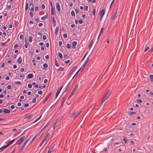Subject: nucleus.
Wrapping results in <instances>:
<instances>
[{"label": "nucleus", "instance_id": "f03ea898", "mask_svg": "<svg viewBox=\"0 0 153 153\" xmlns=\"http://www.w3.org/2000/svg\"><path fill=\"white\" fill-rule=\"evenodd\" d=\"M78 88V85H75V87H74V88L73 90L71 93L70 94L68 97V98L69 99L76 92V91Z\"/></svg>", "mask_w": 153, "mask_h": 153}, {"label": "nucleus", "instance_id": "c9c22d12", "mask_svg": "<svg viewBox=\"0 0 153 153\" xmlns=\"http://www.w3.org/2000/svg\"><path fill=\"white\" fill-rule=\"evenodd\" d=\"M49 97H48L47 96L46 97V98H45V100L43 102V104H44L48 100Z\"/></svg>", "mask_w": 153, "mask_h": 153}, {"label": "nucleus", "instance_id": "a19ab883", "mask_svg": "<svg viewBox=\"0 0 153 153\" xmlns=\"http://www.w3.org/2000/svg\"><path fill=\"white\" fill-rule=\"evenodd\" d=\"M137 101V102L138 103H142V101L141 100H140V99H137L136 100Z\"/></svg>", "mask_w": 153, "mask_h": 153}, {"label": "nucleus", "instance_id": "473e14b6", "mask_svg": "<svg viewBox=\"0 0 153 153\" xmlns=\"http://www.w3.org/2000/svg\"><path fill=\"white\" fill-rule=\"evenodd\" d=\"M81 111H80L79 112H78L77 114H76L75 116H74V119L76 117H77L80 114Z\"/></svg>", "mask_w": 153, "mask_h": 153}, {"label": "nucleus", "instance_id": "6e6d98bb", "mask_svg": "<svg viewBox=\"0 0 153 153\" xmlns=\"http://www.w3.org/2000/svg\"><path fill=\"white\" fill-rule=\"evenodd\" d=\"M29 106V104L28 103H26L25 104L24 107H27Z\"/></svg>", "mask_w": 153, "mask_h": 153}, {"label": "nucleus", "instance_id": "4d7b16f0", "mask_svg": "<svg viewBox=\"0 0 153 153\" xmlns=\"http://www.w3.org/2000/svg\"><path fill=\"white\" fill-rule=\"evenodd\" d=\"M117 15V12L115 13H114V15H113L114 18H116V17Z\"/></svg>", "mask_w": 153, "mask_h": 153}, {"label": "nucleus", "instance_id": "0e129e2a", "mask_svg": "<svg viewBox=\"0 0 153 153\" xmlns=\"http://www.w3.org/2000/svg\"><path fill=\"white\" fill-rule=\"evenodd\" d=\"M15 83L19 85H20L21 84V82L19 81L16 82Z\"/></svg>", "mask_w": 153, "mask_h": 153}, {"label": "nucleus", "instance_id": "2f4dec72", "mask_svg": "<svg viewBox=\"0 0 153 153\" xmlns=\"http://www.w3.org/2000/svg\"><path fill=\"white\" fill-rule=\"evenodd\" d=\"M58 56H59V57L60 58H62V55L60 53H58Z\"/></svg>", "mask_w": 153, "mask_h": 153}, {"label": "nucleus", "instance_id": "bf43d9fd", "mask_svg": "<svg viewBox=\"0 0 153 153\" xmlns=\"http://www.w3.org/2000/svg\"><path fill=\"white\" fill-rule=\"evenodd\" d=\"M79 22L80 24H82L83 23V21L82 20H79Z\"/></svg>", "mask_w": 153, "mask_h": 153}, {"label": "nucleus", "instance_id": "ddd939ff", "mask_svg": "<svg viewBox=\"0 0 153 153\" xmlns=\"http://www.w3.org/2000/svg\"><path fill=\"white\" fill-rule=\"evenodd\" d=\"M54 150V146H53L50 148V149L48 151V153H51L52 151H53Z\"/></svg>", "mask_w": 153, "mask_h": 153}, {"label": "nucleus", "instance_id": "72a5a7b5", "mask_svg": "<svg viewBox=\"0 0 153 153\" xmlns=\"http://www.w3.org/2000/svg\"><path fill=\"white\" fill-rule=\"evenodd\" d=\"M71 15L72 16H75V13L74 11L73 10H72L71 12Z\"/></svg>", "mask_w": 153, "mask_h": 153}, {"label": "nucleus", "instance_id": "20e7f679", "mask_svg": "<svg viewBox=\"0 0 153 153\" xmlns=\"http://www.w3.org/2000/svg\"><path fill=\"white\" fill-rule=\"evenodd\" d=\"M33 136H31L29 138H28L24 143L23 145L21 146L20 148V151H22L23 149H24V147L25 146L26 144L27 143V142L29 141V140H30V138L32 137Z\"/></svg>", "mask_w": 153, "mask_h": 153}, {"label": "nucleus", "instance_id": "9b49d317", "mask_svg": "<svg viewBox=\"0 0 153 153\" xmlns=\"http://www.w3.org/2000/svg\"><path fill=\"white\" fill-rule=\"evenodd\" d=\"M105 10L104 9L102 10L100 13V16H103L105 14Z\"/></svg>", "mask_w": 153, "mask_h": 153}, {"label": "nucleus", "instance_id": "774afa93", "mask_svg": "<svg viewBox=\"0 0 153 153\" xmlns=\"http://www.w3.org/2000/svg\"><path fill=\"white\" fill-rule=\"evenodd\" d=\"M24 71H25V69L24 68H21L20 69V71L22 72H23Z\"/></svg>", "mask_w": 153, "mask_h": 153}, {"label": "nucleus", "instance_id": "393cba45", "mask_svg": "<svg viewBox=\"0 0 153 153\" xmlns=\"http://www.w3.org/2000/svg\"><path fill=\"white\" fill-rule=\"evenodd\" d=\"M54 8H51V13L52 15H54Z\"/></svg>", "mask_w": 153, "mask_h": 153}, {"label": "nucleus", "instance_id": "6ab92c4d", "mask_svg": "<svg viewBox=\"0 0 153 153\" xmlns=\"http://www.w3.org/2000/svg\"><path fill=\"white\" fill-rule=\"evenodd\" d=\"M26 117L27 119H29L31 118L32 117V116L31 115L27 114L26 115Z\"/></svg>", "mask_w": 153, "mask_h": 153}, {"label": "nucleus", "instance_id": "b1692460", "mask_svg": "<svg viewBox=\"0 0 153 153\" xmlns=\"http://www.w3.org/2000/svg\"><path fill=\"white\" fill-rule=\"evenodd\" d=\"M43 69H46L48 67V64L47 63H44L43 65Z\"/></svg>", "mask_w": 153, "mask_h": 153}, {"label": "nucleus", "instance_id": "13d9d810", "mask_svg": "<svg viewBox=\"0 0 153 153\" xmlns=\"http://www.w3.org/2000/svg\"><path fill=\"white\" fill-rule=\"evenodd\" d=\"M42 91L41 90L39 91H38V94H42Z\"/></svg>", "mask_w": 153, "mask_h": 153}, {"label": "nucleus", "instance_id": "f257e3e1", "mask_svg": "<svg viewBox=\"0 0 153 153\" xmlns=\"http://www.w3.org/2000/svg\"><path fill=\"white\" fill-rule=\"evenodd\" d=\"M111 92V91L109 90L105 94L104 97L102 100V104L105 100L108 99Z\"/></svg>", "mask_w": 153, "mask_h": 153}, {"label": "nucleus", "instance_id": "1a4fd4ad", "mask_svg": "<svg viewBox=\"0 0 153 153\" xmlns=\"http://www.w3.org/2000/svg\"><path fill=\"white\" fill-rule=\"evenodd\" d=\"M52 22L54 27H55L56 25V22L55 20V18L54 16L52 17Z\"/></svg>", "mask_w": 153, "mask_h": 153}, {"label": "nucleus", "instance_id": "49530a36", "mask_svg": "<svg viewBox=\"0 0 153 153\" xmlns=\"http://www.w3.org/2000/svg\"><path fill=\"white\" fill-rule=\"evenodd\" d=\"M36 98H34L32 100V102L33 103H34L36 102Z\"/></svg>", "mask_w": 153, "mask_h": 153}, {"label": "nucleus", "instance_id": "3c124183", "mask_svg": "<svg viewBox=\"0 0 153 153\" xmlns=\"http://www.w3.org/2000/svg\"><path fill=\"white\" fill-rule=\"evenodd\" d=\"M123 140L124 141V142L126 144V143L127 140L125 137H124V138H123Z\"/></svg>", "mask_w": 153, "mask_h": 153}, {"label": "nucleus", "instance_id": "f8f14e48", "mask_svg": "<svg viewBox=\"0 0 153 153\" xmlns=\"http://www.w3.org/2000/svg\"><path fill=\"white\" fill-rule=\"evenodd\" d=\"M77 44V42L76 41H73L72 43V48H75V46Z\"/></svg>", "mask_w": 153, "mask_h": 153}, {"label": "nucleus", "instance_id": "39448f33", "mask_svg": "<svg viewBox=\"0 0 153 153\" xmlns=\"http://www.w3.org/2000/svg\"><path fill=\"white\" fill-rule=\"evenodd\" d=\"M90 60V59L88 58H87V59H86L82 65V68H81V71H82L83 69H84L87 64L88 63V62H89V61Z\"/></svg>", "mask_w": 153, "mask_h": 153}, {"label": "nucleus", "instance_id": "5701e85b", "mask_svg": "<svg viewBox=\"0 0 153 153\" xmlns=\"http://www.w3.org/2000/svg\"><path fill=\"white\" fill-rule=\"evenodd\" d=\"M7 145L4 146H3L1 148H0V150H3L7 148Z\"/></svg>", "mask_w": 153, "mask_h": 153}, {"label": "nucleus", "instance_id": "423d86ee", "mask_svg": "<svg viewBox=\"0 0 153 153\" xmlns=\"http://www.w3.org/2000/svg\"><path fill=\"white\" fill-rule=\"evenodd\" d=\"M63 87V86H62L61 87H60L58 89V90L57 91L56 94V97L55 98H56L57 96H58V95L59 94L61 90L62 89Z\"/></svg>", "mask_w": 153, "mask_h": 153}, {"label": "nucleus", "instance_id": "c03bdc74", "mask_svg": "<svg viewBox=\"0 0 153 153\" xmlns=\"http://www.w3.org/2000/svg\"><path fill=\"white\" fill-rule=\"evenodd\" d=\"M70 62V60H68L66 61H65L64 62L65 64H68V63H69Z\"/></svg>", "mask_w": 153, "mask_h": 153}, {"label": "nucleus", "instance_id": "58836bf2", "mask_svg": "<svg viewBox=\"0 0 153 153\" xmlns=\"http://www.w3.org/2000/svg\"><path fill=\"white\" fill-rule=\"evenodd\" d=\"M7 88L8 89H10L11 88L12 86L10 85H9L7 86Z\"/></svg>", "mask_w": 153, "mask_h": 153}, {"label": "nucleus", "instance_id": "7c9ffc66", "mask_svg": "<svg viewBox=\"0 0 153 153\" xmlns=\"http://www.w3.org/2000/svg\"><path fill=\"white\" fill-rule=\"evenodd\" d=\"M150 78L151 82H153V75L151 74L150 75Z\"/></svg>", "mask_w": 153, "mask_h": 153}, {"label": "nucleus", "instance_id": "0eeeda50", "mask_svg": "<svg viewBox=\"0 0 153 153\" xmlns=\"http://www.w3.org/2000/svg\"><path fill=\"white\" fill-rule=\"evenodd\" d=\"M56 10L59 12L60 10V7L59 3L58 2H56Z\"/></svg>", "mask_w": 153, "mask_h": 153}, {"label": "nucleus", "instance_id": "a878e982", "mask_svg": "<svg viewBox=\"0 0 153 153\" xmlns=\"http://www.w3.org/2000/svg\"><path fill=\"white\" fill-rule=\"evenodd\" d=\"M136 112H134L132 111H129L128 112V114L129 115H131L134 114H135Z\"/></svg>", "mask_w": 153, "mask_h": 153}, {"label": "nucleus", "instance_id": "f704fd0d", "mask_svg": "<svg viewBox=\"0 0 153 153\" xmlns=\"http://www.w3.org/2000/svg\"><path fill=\"white\" fill-rule=\"evenodd\" d=\"M64 70V69L63 68H62V67H60L58 70V71H62Z\"/></svg>", "mask_w": 153, "mask_h": 153}, {"label": "nucleus", "instance_id": "864d4df0", "mask_svg": "<svg viewBox=\"0 0 153 153\" xmlns=\"http://www.w3.org/2000/svg\"><path fill=\"white\" fill-rule=\"evenodd\" d=\"M62 44V42L61 41H59V46L60 47Z\"/></svg>", "mask_w": 153, "mask_h": 153}, {"label": "nucleus", "instance_id": "09e8293b", "mask_svg": "<svg viewBox=\"0 0 153 153\" xmlns=\"http://www.w3.org/2000/svg\"><path fill=\"white\" fill-rule=\"evenodd\" d=\"M63 36L65 38H67V34L66 33L63 34Z\"/></svg>", "mask_w": 153, "mask_h": 153}, {"label": "nucleus", "instance_id": "7ed1b4c3", "mask_svg": "<svg viewBox=\"0 0 153 153\" xmlns=\"http://www.w3.org/2000/svg\"><path fill=\"white\" fill-rule=\"evenodd\" d=\"M25 138V136H23L20 138L18 140V141L16 142V144L17 145H20L22 143L23 141L24 140Z\"/></svg>", "mask_w": 153, "mask_h": 153}, {"label": "nucleus", "instance_id": "603ef678", "mask_svg": "<svg viewBox=\"0 0 153 153\" xmlns=\"http://www.w3.org/2000/svg\"><path fill=\"white\" fill-rule=\"evenodd\" d=\"M41 7H42V9H44L45 8V6L44 4H42V5Z\"/></svg>", "mask_w": 153, "mask_h": 153}, {"label": "nucleus", "instance_id": "412c9836", "mask_svg": "<svg viewBox=\"0 0 153 153\" xmlns=\"http://www.w3.org/2000/svg\"><path fill=\"white\" fill-rule=\"evenodd\" d=\"M77 114V111L75 110L74 111V113L71 114V117H73L74 116H75L76 114Z\"/></svg>", "mask_w": 153, "mask_h": 153}, {"label": "nucleus", "instance_id": "4be33fe9", "mask_svg": "<svg viewBox=\"0 0 153 153\" xmlns=\"http://www.w3.org/2000/svg\"><path fill=\"white\" fill-rule=\"evenodd\" d=\"M95 104L92 105L89 108V110H91V111L95 107Z\"/></svg>", "mask_w": 153, "mask_h": 153}, {"label": "nucleus", "instance_id": "69168bd1", "mask_svg": "<svg viewBox=\"0 0 153 153\" xmlns=\"http://www.w3.org/2000/svg\"><path fill=\"white\" fill-rule=\"evenodd\" d=\"M43 25V24L42 23H39L38 24V26L39 27H40L41 26H42Z\"/></svg>", "mask_w": 153, "mask_h": 153}, {"label": "nucleus", "instance_id": "4468645a", "mask_svg": "<svg viewBox=\"0 0 153 153\" xmlns=\"http://www.w3.org/2000/svg\"><path fill=\"white\" fill-rule=\"evenodd\" d=\"M59 29V27H56V28L55 29V32H54V33L55 35H57V33L58 32V30Z\"/></svg>", "mask_w": 153, "mask_h": 153}, {"label": "nucleus", "instance_id": "bb28decb", "mask_svg": "<svg viewBox=\"0 0 153 153\" xmlns=\"http://www.w3.org/2000/svg\"><path fill=\"white\" fill-rule=\"evenodd\" d=\"M48 15L45 16H43L41 18V19H42V20H44L48 17Z\"/></svg>", "mask_w": 153, "mask_h": 153}, {"label": "nucleus", "instance_id": "5fc2aeb1", "mask_svg": "<svg viewBox=\"0 0 153 153\" xmlns=\"http://www.w3.org/2000/svg\"><path fill=\"white\" fill-rule=\"evenodd\" d=\"M29 6L31 8L32 7H33V6L34 7V5L32 3H30L29 4Z\"/></svg>", "mask_w": 153, "mask_h": 153}, {"label": "nucleus", "instance_id": "338daca9", "mask_svg": "<svg viewBox=\"0 0 153 153\" xmlns=\"http://www.w3.org/2000/svg\"><path fill=\"white\" fill-rule=\"evenodd\" d=\"M6 45V43L5 42H3L1 44V46H3Z\"/></svg>", "mask_w": 153, "mask_h": 153}, {"label": "nucleus", "instance_id": "aec40b11", "mask_svg": "<svg viewBox=\"0 0 153 153\" xmlns=\"http://www.w3.org/2000/svg\"><path fill=\"white\" fill-rule=\"evenodd\" d=\"M39 134H37L32 139V140L30 142V144H31L32 143V142L33 141V140H34V139L36 138V137Z\"/></svg>", "mask_w": 153, "mask_h": 153}, {"label": "nucleus", "instance_id": "e2e57ef3", "mask_svg": "<svg viewBox=\"0 0 153 153\" xmlns=\"http://www.w3.org/2000/svg\"><path fill=\"white\" fill-rule=\"evenodd\" d=\"M95 9H94L93 12V14L94 16H95Z\"/></svg>", "mask_w": 153, "mask_h": 153}, {"label": "nucleus", "instance_id": "a18cd8bd", "mask_svg": "<svg viewBox=\"0 0 153 153\" xmlns=\"http://www.w3.org/2000/svg\"><path fill=\"white\" fill-rule=\"evenodd\" d=\"M56 122L54 124V125L53 126V128L54 129H55L56 128Z\"/></svg>", "mask_w": 153, "mask_h": 153}, {"label": "nucleus", "instance_id": "de8ad7c7", "mask_svg": "<svg viewBox=\"0 0 153 153\" xmlns=\"http://www.w3.org/2000/svg\"><path fill=\"white\" fill-rule=\"evenodd\" d=\"M87 53H86L84 55V56H83L82 59L81 60V61H83V60L84 59H85V57L86 56V55H87Z\"/></svg>", "mask_w": 153, "mask_h": 153}, {"label": "nucleus", "instance_id": "9d476101", "mask_svg": "<svg viewBox=\"0 0 153 153\" xmlns=\"http://www.w3.org/2000/svg\"><path fill=\"white\" fill-rule=\"evenodd\" d=\"M3 111L5 114H8L10 112V110L6 108H4Z\"/></svg>", "mask_w": 153, "mask_h": 153}, {"label": "nucleus", "instance_id": "a211bd4d", "mask_svg": "<svg viewBox=\"0 0 153 153\" xmlns=\"http://www.w3.org/2000/svg\"><path fill=\"white\" fill-rule=\"evenodd\" d=\"M27 77L30 79L32 78L33 77V74H29L28 75Z\"/></svg>", "mask_w": 153, "mask_h": 153}, {"label": "nucleus", "instance_id": "680f3d73", "mask_svg": "<svg viewBox=\"0 0 153 153\" xmlns=\"http://www.w3.org/2000/svg\"><path fill=\"white\" fill-rule=\"evenodd\" d=\"M28 43H26L25 44V48H27V47H28Z\"/></svg>", "mask_w": 153, "mask_h": 153}, {"label": "nucleus", "instance_id": "4c0bfd02", "mask_svg": "<svg viewBox=\"0 0 153 153\" xmlns=\"http://www.w3.org/2000/svg\"><path fill=\"white\" fill-rule=\"evenodd\" d=\"M42 38H43V39L44 40H46L47 39V37H46V36L45 35H43V37H42Z\"/></svg>", "mask_w": 153, "mask_h": 153}, {"label": "nucleus", "instance_id": "f3484780", "mask_svg": "<svg viewBox=\"0 0 153 153\" xmlns=\"http://www.w3.org/2000/svg\"><path fill=\"white\" fill-rule=\"evenodd\" d=\"M22 59L21 58V57L20 56L17 59V62L21 64L22 62Z\"/></svg>", "mask_w": 153, "mask_h": 153}, {"label": "nucleus", "instance_id": "c756f323", "mask_svg": "<svg viewBox=\"0 0 153 153\" xmlns=\"http://www.w3.org/2000/svg\"><path fill=\"white\" fill-rule=\"evenodd\" d=\"M33 37L31 36H29L28 39V40L30 42H31L32 41Z\"/></svg>", "mask_w": 153, "mask_h": 153}, {"label": "nucleus", "instance_id": "c85d7f7f", "mask_svg": "<svg viewBox=\"0 0 153 153\" xmlns=\"http://www.w3.org/2000/svg\"><path fill=\"white\" fill-rule=\"evenodd\" d=\"M55 65L56 66H59V65L58 64V62L56 59H55Z\"/></svg>", "mask_w": 153, "mask_h": 153}, {"label": "nucleus", "instance_id": "ea45409f", "mask_svg": "<svg viewBox=\"0 0 153 153\" xmlns=\"http://www.w3.org/2000/svg\"><path fill=\"white\" fill-rule=\"evenodd\" d=\"M19 44H16L14 46V48H16L19 47Z\"/></svg>", "mask_w": 153, "mask_h": 153}, {"label": "nucleus", "instance_id": "052dcab7", "mask_svg": "<svg viewBox=\"0 0 153 153\" xmlns=\"http://www.w3.org/2000/svg\"><path fill=\"white\" fill-rule=\"evenodd\" d=\"M103 28V27H102L101 29V30H100V34H99V36L101 34V33L102 32Z\"/></svg>", "mask_w": 153, "mask_h": 153}, {"label": "nucleus", "instance_id": "6e6552de", "mask_svg": "<svg viewBox=\"0 0 153 153\" xmlns=\"http://www.w3.org/2000/svg\"><path fill=\"white\" fill-rule=\"evenodd\" d=\"M75 69L73 68H72L71 70L69 72L68 74V76L69 77L73 74V72L74 71Z\"/></svg>", "mask_w": 153, "mask_h": 153}, {"label": "nucleus", "instance_id": "cd10ccee", "mask_svg": "<svg viewBox=\"0 0 153 153\" xmlns=\"http://www.w3.org/2000/svg\"><path fill=\"white\" fill-rule=\"evenodd\" d=\"M28 9V3L27 2H26V6H25V9L26 10V11H27Z\"/></svg>", "mask_w": 153, "mask_h": 153}, {"label": "nucleus", "instance_id": "8fccbe9b", "mask_svg": "<svg viewBox=\"0 0 153 153\" xmlns=\"http://www.w3.org/2000/svg\"><path fill=\"white\" fill-rule=\"evenodd\" d=\"M30 16L31 17H33V14L32 12H30Z\"/></svg>", "mask_w": 153, "mask_h": 153}, {"label": "nucleus", "instance_id": "37998d69", "mask_svg": "<svg viewBox=\"0 0 153 153\" xmlns=\"http://www.w3.org/2000/svg\"><path fill=\"white\" fill-rule=\"evenodd\" d=\"M32 85L31 84H29L28 85V87L29 88H32Z\"/></svg>", "mask_w": 153, "mask_h": 153}, {"label": "nucleus", "instance_id": "79ce46f5", "mask_svg": "<svg viewBox=\"0 0 153 153\" xmlns=\"http://www.w3.org/2000/svg\"><path fill=\"white\" fill-rule=\"evenodd\" d=\"M67 47L68 48H70L71 47V45L69 44H67Z\"/></svg>", "mask_w": 153, "mask_h": 153}, {"label": "nucleus", "instance_id": "dca6fc26", "mask_svg": "<svg viewBox=\"0 0 153 153\" xmlns=\"http://www.w3.org/2000/svg\"><path fill=\"white\" fill-rule=\"evenodd\" d=\"M15 140V139H14L13 140H12L10 141L9 142V143L7 145V147L10 146V144H12L14 142Z\"/></svg>", "mask_w": 153, "mask_h": 153}, {"label": "nucleus", "instance_id": "e433bc0d", "mask_svg": "<svg viewBox=\"0 0 153 153\" xmlns=\"http://www.w3.org/2000/svg\"><path fill=\"white\" fill-rule=\"evenodd\" d=\"M39 8V7L38 6H36L35 7V11L36 12L38 10Z\"/></svg>", "mask_w": 153, "mask_h": 153}, {"label": "nucleus", "instance_id": "2eb2a0df", "mask_svg": "<svg viewBox=\"0 0 153 153\" xmlns=\"http://www.w3.org/2000/svg\"><path fill=\"white\" fill-rule=\"evenodd\" d=\"M50 135V134L49 133H48L46 136L44 137L43 140V142L45 141L46 140L47 138Z\"/></svg>", "mask_w": 153, "mask_h": 153}]
</instances>
